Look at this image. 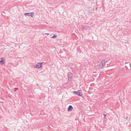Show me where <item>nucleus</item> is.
I'll return each mask as SVG.
<instances>
[{
    "label": "nucleus",
    "mask_w": 131,
    "mask_h": 131,
    "mask_svg": "<svg viewBox=\"0 0 131 131\" xmlns=\"http://www.w3.org/2000/svg\"><path fill=\"white\" fill-rule=\"evenodd\" d=\"M105 65V61L103 60L100 63L98 68L99 69H102L103 67Z\"/></svg>",
    "instance_id": "nucleus-1"
},
{
    "label": "nucleus",
    "mask_w": 131,
    "mask_h": 131,
    "mask_svg": "<svg viewBox=\"0 0 131 131\" xmlns=\"http://www.w3.org/2000/svg\"><path fill=\"white\" fill-rule=\"evenodd\" d=\"M73 93L80 96L83 95L82 93L81 92V91L80 90H78L77 91H73Z\"/></svg>",
    "instance_id": "nucleus-2"
},
{
    "label": "nucleus",
    "mask_w": 131,
    "mask_h": 131,
    "mask_svg": "<svg viewBox=\"0 0 131 131\" xmlns=\"http://www.w3.org/2000/svg\"><path fill=\"white\" fill-rule=\"evenodd\" d=\"M42 63L38 62L37 64L35 66H34V67L35 68L39 69L42 67Z\"/></svg>",
    "instance_id": "nucleus-3"
},
{
    "label": "nucleus",
    "mask_w": 131,
    "mask_h": 131,
    "mask_svg": "<svg viewBox=\"0 0 131 131\" xmlns=\"http://www.w3.org/2000/svg\"><path fill=\"white\" fill-rule=\"evenodd\" d=\"M34 13L33 12H32L30 13H25L24 14V15L25 16H30L31 17H32L34 15Z\"/></svg>",
    "instance_id": "nucleus-4"
},
{
    "label": "nucleus",
    "mask_w": 131,
    "mask_h": 131,
    "mask_svg": "<svg viewBox=\"0 0 131 131\" xmlns=\"http://www.w3.org/2000/svg\"><path fill=\"white\" fill-rule=\"evenodd\" d=\"M72 74L71 73L69 72L68 73V77L69 81H70L71 80V78H72Z\"/></svg>",
    "instance_id": "nucleus-5"
},
{
    "label": "nucleus",
    "mask_w": 131,
    "mask_h": 131,
    "mask_svg": "<svg viewBox=\"0 0 131 131\" xmlns=\"http://www.w3.org/2000/svg\"><path fill=\"white\" fill-rule=\"evenodd\" d=\"M73 107L71 105H69L68 107L67 111L68 112H70L72 111L73 110Z\"/></svg>",
    "instance_id": "nucleus-6"
},
{
    "label": "nucleus",
    "mask_w": 131,
    "mask_h": 131,
    "mask_svg": "<svg viewBox=\"0 0 131 131\" xmlns=\"http://www.w3.org/2000/svg\"><path fill=\"white\" fill-rule=\"evenodd\" d=\"M5 62L3 60H0V64H5Z\"/></svg>",
    "instance_id": "nucleus-7"
},
{
    "label": "nucleus",
    "mask_w": 131,
    "mask_h": 131,
    "mask_svg": "<svg viewBox=\"0 0 131 131\" xmlns=\"http://www.w3.org/2000/svg\"><path fill=\"white\" fill-rule=\"evenodd\" d=\"M82 28L83 29H86L88 27V26H82Z\"/></svg>",
    "instance_id": "nucleus-8"
},
{
    "label": "nucleus",
    "mask_w": 131,
    "mask_h": 131,
    "mask_svg": "<svg viewBox=\"0 0 131 131\" xmlns=\"http://www.w3.org/2000/svg\"><path fill=\"white\" fill-rule=\"evenodd\" d=\"M57 37V36L55 35L54 34L53 36L51 37V38H55Z\"/></svg>",
    "instance_id": "nucleus-9"
},
{
    "label": "nucleus",
    "mask_w": 131,
    "mask_h": 131,
    "mask_svg": "<svg viewBox=\"0 0 131 131\" xmlns=\"http://www.w3.org/2000/svg\"><path fill=\"white\" fill-rule=\"evenodd\" d=\"M18 89L17 88H14V91H16Z\"/></svg>",
    "instance_id": "nucleus-10"
},
{
    "label": "nucleus",
    "mask_w": 131,
    "mask_h": 131,
    "mask_svg": "<svg viewBox=\"0 0 131 131\" xmlns=\"http://www.w3.org/2000/svg\"><path fill=\"white\" fill-rule=\"evenodd\" d=\"M1 60H3L4 61H5L4 59V58H1Z\"/></svg>",
    "instance_id": "nucleus-11"
},
{
    "label": "nucleus",
    "mask_w": 131,
    "mask_h": 131,
    "mask_svg": "<svg viewBox=\"0 0 131 131\" xmlns=\"http://www.w3.org/2000/svg\"><path fill=\"white\" fill-rule=\"evenodd\" d=\"M103 115L104 116V117H106V115H106V114H103Z\"/></svg>",
    "instance_id": "nucleus-12"
},
{
    "label": "nucleus",
    "mask_w": 131,
    "mask_h": 131,
    "mask_svg": "<svg viewBox=\"0 0 131 131\" xmlns=\"http://www.w3.org/2000/svg\"><path fill=\"white\" fill-rule=\"evenodd\" d=\"M49 34L48 33H45V35H48Z\"/></svg>",
    "instance_id": "nucleus-13"
},
{
    "label": "nucleus",
    "mask_w": 131,
    "mask_h": 131,
    "mask_svg": "<svg viewBox=\"0 0 131 131\" xmlns=\"http://www.w3.org/2000/svg\"><path fill=\"white\" fill-rule=\"evenodd\" d=\"M89 12L90 13H91L92 12H91V11H90V10L89 11Z\"/></svg>",
    "instance_id": "nucleus-14"
},
{
    "label": "nucleus",
    "mask_w": 131,
    "mask_h": 131,
    "mask_svg": "<svg viewBox=\"0 0 131 131\" xmlns=\"http://www.w3.org/2000/svg\"><path fill=\"white\" fill-rule=\"evenodd\" d=\"M105 119V117H104V120Z\"/></svg>",
    "instance_id": "nucleus-15"
},
{
    "label": "nucleus",
    "mask_w": 131,
    "mask_h": 131,
    "mask_svg": "<svg viewBox=\"0 0 131 131\" xmlns=\"http://www.w3.org/2000/svg\"><path fill=\"white\" fill-rule=\"evenodd\" d=\"M2 15L3 16H6L5 15H3V14H2Z\"/></svg>",
    "instance_id": "nucleus-16"
},
{
    "label": "nucleus",
    "mask_w": 131,
    "mask_h": 131,
    "mask_svg": "<svg viewBox=\"0 0 131 131\" xmlns=\"http://www.w3.org/2000/svg\"><path fill=\"white\" fill-rule=\"evenodd\" d=\"M130 64V65H131L130 63V64Z\"/></svg>",
    "instance_id": "nucleus-17"
},
{
    "label": "nucleus",
    "mask_w": 131,
    "mask_h": 131,
    "mask_svg": "<svg viewBox=\"0 0 131 131\" xmlns=\"http://www.w3.org/2000/svg\"><path fill=\"white\" fill-rule=\"evenodd\" d=\"M97 9V8H96V9Z\"/></svg>",
    "instance_id": "nucleus-18"
},
{
    "label": "nucleus",
    "mask_w": 131,
    "mask_h": 131,
    "mask_svg": "<svg viewBox=\"0 0 131 131\" xmlns=\"http://www.w3.org/2000/svg\"><path fill=\"white\" fill-rule=\"evenodd\" d=\"M94 9H93V10H92V11H94Z\"/></svg>",
    "instance_id": "nucleus-19"
}]
</instances>
